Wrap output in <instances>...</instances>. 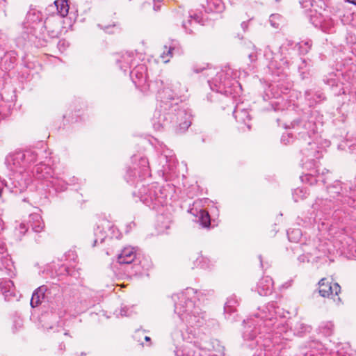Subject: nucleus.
I'll return each mask as SVG.
<instances>
[{"label": "nucleus", "instance_id": "obj_1", "mask_svg": "<svg viewBox=\"0 0 356 356\" xmlns=\"http://www.w3.org/2000/svg\"><path fill=\"white\" fill-rule=\"evenodd\" d=\"M281 309L275 302H269L259 307L254 317L244 321L245 330L243 337L249 341L248 346L254 348L263 347L270 356H277L283 348L285 341L292 336L284 318L282 317Z\"/></svg>", "mask_w": 356, "mask_h": 356}, {"label": "nucleus", "instance_id": "obj_2", "mask_svg": "<svg viewBox=\"0 0 356 356\" xmlns=\"http://www.w3.org/2000/svg\"><path fill=\"white\" fill-rule=\"evenodd\" d=\"M187 92V88L184 86L179 90L170 93L168 89H164L160 93V97L162 99L159 108H157L152 119V124L155 129L160 130L162 128L172 124L173 126H179V129L185 131L191 124V115L187 113L186 110L179 106L177 104L172 105L164 99H175V97H182Z\"/></svg>", "mask_w": 356, "mask_h": 356}, {"label": "nucleus", "instance_id": "obj_3", "mask_svg": "<svg viewBox=\"0 0 356 356\" xmlns=\"http://www.w3.org/2000/svg\"><path fill=\"white\" fill-rule=\"evenodd\" d=\"M197 291L193 288H187L184 291L174 294L172 300L175 302V312L177 314L182 325L179 330L185 326L191 327H198L205 322V314L201 309L195 305ZM179 332L172 334V337L179 340L182 334Z\"/></svg>", "mask_w": 356, "mask_h": 356}, {"label": "nucleus", "instance_id": "obj_4", "mask_svg": "<svg viewBox=\"0 0 356 356\" xmlns=\"http://www.w3.org/2000/svg\"><path fill=\"white\" fill-rule=\"evenodd\" d=\"M323 149L318 146L316 142H307L306 146L302 147L301 152L305 156L302 160L303 165L305 168L309 170V172L301 177L303 182L308 183L313 185L318 181L325 183L323 176L325 172H328L326 169L322 170L321 175H320V169L317 165L316 159H319L323 156Z\"/></svg>", "mask_w": 356, "mask_h": 356}, {"label": "nucleus", "instance_id": "obj_5", "mask_svg": "<svg viewBox=\"0 0 356 356\" xmlns=\"http://www.w3.org/2000/svg\"><path fill=\"white\" fill-rule=\"evenodd\" d=\"M165 188L157 184L147 186H142L138 190V197L141 202L149 207L157 209L159 207L168 203V195Z\"/></svg>", "mask_w": 356, "mask_h": 356}, {"label": "nucleus", "instance_id": "obj_6", "mask_svg": "<svg viewBox=\"0 0 356 356\" xmlns=\"http://www.w3.org/2000/svg\"><path fill=\"white\" fill-rule=\"evenodd\" d=\"M302 8L310 10V21L316 26L319 27L323 32L332 33L335 31V22L334 20L321 12V10L326 13L325 9L320 8L318 11L316 9L318 6L314 0H302L300 2Z\"/></svg>", "mask_w": 356, "mask_h": 356}, {"label": "nucleus", "instance_id": "obj_7", "mask_svg": "<svg viewBox=\"0 0 356 356\" xmlns=\"http://www.w3.org/2000/svg\"><path fill=\"white\" fill-rule=\"evenodd\" d=\"M13 173L8 180L3 179L2 184L13 193L18 194L25 191L31 181L28 172L17 168H12Z\"/></svg>", "mask_w": 356, "mask_h": 356}, {"label": "nucleus", "instance_id": "obj_8", "mask_svg": "<svg viewBox=\"0 0 356 356\" xmlns=\"http://www.w3.org/2000/svg\"><path fill=\"white\" fill-rule=\"evenodd\" d=\"M137 161L138 158L134 156V162L132 163V166L127 171L125 179L127 182L134 183L137 177L142 179L150 176L149 161L145 157H140L138 159V163H136Z\"/></svg>", "mask_w": 356, "mask_h": 356}, {"label": "nucleus", "instance_id": "obj_9", "mask_svg": "<svg viewBox=\"0 0 356 356\" xmlns=\"http://www.w3.org/2000/svg\"><path fill=\"white\" fill-rule=\"evenodd\" d=\"M229 71L230 70L226 72L220 71L216 73L215 78L208 80L210 88L217 92H228L226 90L227 87L234 83L238 84V83L236 81H234V83H232V80L228 78V76L230 74Z\"/></svg>", "mask_w": 356, "mask_h": 356}, {"label": "nucleus", "instance_id": "obj_10", "mask_svg": "<svg viewBox=\"0 0 356 356\" xmlns=\"http://www.w3.org/2000/svg\"><path fill=\"white\" fill-rule=\"evenodd\" d=\"M37 159V154L34 151L26 150L24 152H17L10 156L14 168H17L25 171V169L31 163H34Z\"/></svg>", "mask_w": 356, "mask_h": 356}, {"label": "nucleus", "instance_id": "obj_11", "mask_svg": "<svg viewBox=\"0 0 356 356\" xmlns=\"http://www.w3.org/2000/svg\"><path fill=\"white\" fill-rule=\"evenodd\" d=\"M268 51L270 52V49L267 47L264 51V56L267 58H268ZM269 59H271V60L268 64V68L273 74L280 76L286 74L290 65L289 60L286 58L278 57L269 58Z\"/></svg>", "mask_w": 356, "mask_h": 356}, {"label": "nucleus", "instance_id": "obj_12", "mask_svg": "<svg viewBox=\"0 0 356 356\" xmlns=\"http://www.w3.org/2000/svg\"><path fill=\"white\" fill-rule=\"evenodd\" d=\"M214 343L213 341L209 343H204L200 346L195 343H188L186 345L181 352V356H207V352L212 351L214 348Z\"/></svg>", "mask_w": 356, "mask_h": 356}, {"label": "nucleus", "instance_id": "obj_13", "mask_svg": "<svg viewBox=\"0 0 356 356\" xmlns=\"http://www.w3.org/2000/svg\"><path fill=\"white\" fill-rule=\"evenodd\" d=\"M44 27L50 38H58L63 29L62 19L58 16L49 17L44 21Z\"/></svg>", "mask_w": 356, "mask_h": 356}, {"label": "nucleus", "instance_id": "obj_14", "mask_svg": "<svg viewBox=\"0 0 356 356\" xmlns=\"http://www.w3.org/2000/svg\"><path fill=\"white\" fill-rule=\"evenodd\" d=\"M353 243V238L343 232H340L339 235L335 236V238L334 239V247L341 253L350 252L352 250Z\"/></svg>", "mask_w": 356, "mask_h": 356}, {"label": "nucleus", "instance_id": "obj_15", "mask_svg": "<svg viewBox=\"0 0 356 356\" xmlns=\"http://www.w3.org/2000/svg\"><path fill=\"white\" fill-rule=\"evenodd\" d=\"M319 293L323 297L337 296L341 291V287L337 283L331 284L326 279H321L319 282Z\"/></svg>", "mask_w": 356, "mask_h": 356}, {"label": "nucleus", "instance_id": "obj_16", "mask_svg": "<svg viewBox=\"0 0 356 356\" xmlns=\"http://www.w3.org/2000/svg\"><path fill=\"white\" fill-rule=\"evenodd\" d=\"M131 78L136 87H142L147 81L146 67L138 65L131 72Z\"/></svg>", "mask_w": 356, "mask_h": 356}, {"label": "nucleus", "instance_id": "obj_17", "mask_svg": "<svg viewBox=\"0 0 356 356\" xmlns=\"http://www.w3.org/2000/svg\"><path fill=\"white\" fill-rule=\"evenodd\" d=\"M136 252L134 248L128 246L123 248L118 257V261L120 264H129L134 261Z\"/></svg>", "mask_w": 356, "mask_h": 356}, {"label": "nucleus", "instance_id": "obj_18", "mask_svg": "<svg viewBox=\"0 0 356 356\" xmlns=\"http://www.w3.org/2000/svg\"><path fill=\"white\" fill-rule=\"evenodd\" d=\"M273 287V282L270 277H262L257 283V290L261 296H268L271 293Z\"/></svg>", "mask_w": 356, "mask_h": 356}, {"label": "nucleus", "instance_id": "obj_19", "mask_svg": "<svg viewBox=\"0 0 356 356\" xmlns=\"http://www.w3.org/2000/svg\"><path fill=\"white\" fill-rule=\"evenodd\" d=\"M233 115L239 123L247 125L248 129H250V125L248 123L250 120V115L247 109L244 108L241 104H238L235 107Z\"/></svg>", "mask_w": 356, "mask_h": 356}, {"label": "nucleus", "instance_id": "obj_20", "mask_svg": "<svg viewBox=\"0 0 356 356\" xmlns=\"http://www.w3.org/2000/svg\"><path fill=\"white\" fill-rule=\"evenodd\" d=\"M121 70L124 72L135 64V54L133 52H126L123 54L120 58L117 59Z\"/></svg>", "mask_w": 356, "mask_h": 356}, {"label": "nucleus", "instance_id": "obj_21", "mask_svg": "<svg viewBox=\"0 0 356 356\" xmlns=\"http://www.w3.org/2000/svg\"><path fill=\"white\" fill-rule=\"evenodd\" d=\"M0 292L5 296V298L8 300H10V297L15 296V286L13 282L10 280H1Z\"/></svg>", "mask_w": 356, "mask_h": 356}, {"label": "nucleus", "instance_id": "obj_22", "mask_svg": "<svg viewBox=\"0 0 356 356\" xmlns=\"http://www.w3.org/2000/svg\"><path fill=\"white\" fill-rule=\"evenodd\" d=\"M29 224L37 233L41 232L44 227L42 217L38 213H32L29 216Z\"/></svg>", "mask_w": 356, "mask_h": 356}, {"label": "nucleus", "instance_id": "obj_23", "mask_svg": "<svg viewBox=\"0 0 356 356\" xmlns=\"http://www.w3.org/2000/svg\"><path fill=\"white\" fill-rule=\"evenodd\" d=\"M105 224H107V227H110L109 222L104 220L102 222L101 225H97V228L95 229V240L93 246H96L97 244L103 243L106 238V232L104 230Z\"/></svg>", "mask_w": 356, "mask_h": 356}, {"label": "nucleus", "instance_id": "obj_24", "mask_svg": "<svg viewBox=\"0 0 356 356\" xmlns=\"http://www.w3.org/2000/svg\"><path fill=\"white\" fill-rule=\"evenodd\" d=\"M350 347L348 343H339L330 350V356H350Z\"/></svg>", "mask_w": 356, "mask_h": 356}, {"label": "nucleus", "instance_id": "obj_25", "mask_svg": "<svg viewBox=\"0 0 356 356\" xmlns=\"http://www.w3.org/2000/svg\"><path fill=\"white\" fill-rule=\"evenodd\" d=\"M51 168L43 164L40 163L33 168V173L38 179H47L48 175L50 174Z\"/></svg>", "mask_w": 356, "mask_h": 356}, {"label": "nucleus", "instance_id": "obj_26", "mask_svg": "<svg viewBox=\"0 0 356 356\" xmlns=\"http://www.w3.org/2000/svg\"><path fill=\"white\" fill-rule=\"evenodd\" d=\"M46 290L47 288L45 286H41L33 292L31 300V305L32 307H35L40 303L41 299L44 298V292Z\"/></svg>", "mask_w": 356, "mask_h": 356}, {"label": "nucleus", "instance_id": "obj_27", "mask_svg": "<svg viewBox=\"0 0 356 356\" xmlns=\"http://www.w3.org/2000/svg\"><path fill=\"white\" fill-rule=\"evenodd\" d=\"M55 6L56 7L58 15L62 19L65 17L69 12V5L67 0H56L54 1Z\"/></svg>", "mask_w": 356, "mask_h": 356}, {"label": "nucleus", "instance_id": "obj_28", "mask_svg": "<svg viewBox=\"0 0 356 356\" xmlns=\"http://www.w3.org/2000/svg\"><path fill=\"white\" fill-rule=\"evenodd\" d=\"M198 18L199 17L197 15H190L189 19L183 22L182 27L186 33L192 34L193 33V29L198 23Z\"/></svg>", "mask_w": 356, "mask_h": 356}, {"label": "nucleus", "instance_id": "obj_29", "mask_svg": "<svg viewBox=\"0 0 356 356\" xmlns=\"http://www.w3.org/2000/svg\"><path fill=\"white\" fill-rule=\"evenodd\" d=\"M245 53L248 55L251 63H254L257 60V48L252 42L246 43Z\"/></svg>", "mask_w": 356, "mask_h": 356}, {"label": "nucleus", "instance_id": "obj_30", "mask_svg": "<svg viewBox=\"0 0 356 356\" xmlns=\"http://www.w3.org/2000/svg\"><path fill=\"white\" fill-rule=\"evenodd\" d=\"M334 324L332 321L322 322L319 326V330L325 336H330L334 332Z\"/></svg>", "mask_w": 356, "mask_h": 356}, {"label": "nucleus", "instance_id": "obj_31", "mask_svg": "<svg viewBox=\"0 0 356 356\" xmlns=\"http://www.w3.org/2000/svg\"><path fill=\"white\" fill-rule=\"evenodd\" d=\"M310 327L301 321L297 322L294 326V333L297 334H301L310 331Z\"/></svg>", "mask_w": 356, "mask_h": 356}, {"label": "nucleus", "instance_id": "obj_32", "mask_svg": "<svg viewBox=\"0 0 356 356\" xmlns=\"http://www.w3.org/2000/svg\"><path fill=\"white\" fill-rule=\"evenodd\" d=\"M199 221L200 224L204 227H208L210 225V216L209 213L204 210H200L199 212Z\"/></svg>", "mask_w": 356, "mask_h": 356}, {"label": "nucleus", "instance_id": "obj_33", "mask_svg": "<svg viewBox=\"0 0 356 356\" xmlns=\"http://www.w3.org/2000/svg\"><path fill=\"white\" fill-rule=\"evenodd\" d=\"M174 50V48L171 47H164V51L161 54L160 57L164 63H167L170 61V59L172 57V51Z\"/></svg>", "mask_w": 356, "mask_h": 356}, {"label": "nucleus", "instance_id": "obj_34", "mask_svg": "<svg viewBox=\"0 0 356 356\" xmlns=\"http://www.w3.org/2000/svg\"><path fill=\"white\" fill-rule=\"evenodd\" d=\"M287 235L289 241L298 242L301 236V231L299 229L289 230Z\"/></svg>", "mask_w": 356, "mask_h": 356}, {"label": "nucleus", "instance_id": "obj_35", "mask_svg": "<svg viewBox=\"0 0 356 356\" xmlns=\"http://www.w3.org/2000/svg\"><path fill=\"white\" fill-rule=\"evenodd\" d=\"M51 184L57 191H63L66 189V184L58 179H54L51 181Z\"/></svg>", "mask_w": 356, "mask_h": 356}, {"label": "nucleus", "instance_id": "obj_36", "mask_svg": "<svg viewBox=\"0 0 356 356\" xmlns=\"http://www.w3.org/2000/svg\"><path fill=\"white\" fill-rule=\"evenodd\" d=\"M293 197L295 202H298L306 197V191L302 188H298L293 193Z\"/></svg>", "mask_w": 356, "mask_h": 356}, {"label": "nucleus", "instance_id": "obj_37", "mask_svg": "<svg viewBox=\"0 0 356 356\" xmlns=\"http://www.w3.org/2000/svg\"><path fill=\"white\" fill-rule=\"evenodd\" d=\"M216 343L217 345L216 348H214L212 349V351H210L209 353H208V356H224L223 347L218 344L216 341Z\"/></svg>", "mask_w": 356, "mask_h": 356}, {"label": "nucleus", "instance_id": "obj_38", "mask_svg": "<svg viewBox=\"0 0 356 356\" xmlns=\"http://www.w3.org/2000/svg\"><path fill=\"white\" fill-rule=\"evenodd\" d=\"M269 21L273 27L278 28L281 21V16L278 14H273L270 16Z\"/></svg>", "mask_w": 356, "mask_h": 356}, {"label": "nucleus", "instance_id": "obj_39", "mask_svg": "<svg viewBox=\"0 0 356 356\" xmlns=\"http://www.w3.org/2000/svg\"><path fill=\"white\" fill-rule=\"evenodd\" d=\"M299 44V49L302 54H306L309 51L312 47V42L311 41H307V42H302L298 44Z\"/></svg>", "mask_w": 356, "mask_h": 356}, {"label": "nucleus", "instance_id": "obj_40", "mask_svg": "<svg viewBox=\"0 0 356 356\" xmlns=\"http://www.w3.org/2000/svg\"><path fill=\"white\" fill-rule=\"evenodd\" d=\"M99 26H101L102 29H103L106 32L108 33H114L118 30V27L115 24L104 26H102V25L99 24Z\"/></svg>", "mask_w": 356, "mask_h": 356}, {"label": "nucleus", "instance_id": "obj_41", "mask_svg": "<svg viewBox=\"0 0 356 356\" xmlns=\"http://www.w3.org/2000/svg\"><path fill=\"white\" fill-rule=\"evenodd\" d=\"M236 304H237V300L232 298H230L227 300V301L225 303V309L226 311L232 310V307H234Z\"/></svg>", "mask_w": 356, "mask_h": 356}, {"label": "nucleus", "instance_id": "obj_42", "mask_svg": "<svg viewBox=\"0 0 356 356\" xmlns=\"http://www.w3.org/2000/svg\"><path fill=\"white\" fill-rule=\"evenodd\" d=\"M133 310L127 307H123L120 309L121 316H129L132 314Z\"/></svg>", "mask_w": 356, "mask_h": 356}, {"label": "nucleus", "instance_id": "obj_43", "mask_svg": "<svg viewBox=\"0 0 356 356\" xmlns=\"http://www.w3.org/2000/svg\"><path fill=\"white\" fill-rule=\"evenodd\" d=\"M290 138H291V136L289 134L286 135L283 134L281 140H282V142L284 143V144H288L290 143Z\"/></svg>", "mask_w": 356, "mask_h": 356}, {"label": "nucleus", "instance_id": "obj_44", "mask_svg": "<svg viewBox=\"0 0 356 356\" xmlns=\"http://www.w3.org/2000/svg\"><path fill=\"white\" fill-rule=\"evenodd\" d=\"M213 5L216 7L217 12H221L224 9V6L221 2L214 3Z\"/></svg>", "mask_w": 356, "mask_h": 356}, {"label": "nucleus", "instance_id": "obj_45", "mask_svg": "<svg viewBox=\"0 0 356 356\" xmlns=\"http://www.w3.org/2000/svg\"><path fill=\"white\" fill-rule=\"evenodd\" d=\"M170 225V220H168L166 222H164L163 225H160L161 229H168Z\"/></svg>", "mask_w": 356, "mask_h": 356}, {"label": "nucleus", "instance_id": "obj_46", "mask_svg": "<svg viewBox=\"0 0 356 356\" xmlns=\"http://www.w3.org/2000/svg\"><path fill=\"white\" fill-rule=\"evenodd\" d=\"M27 231V228L24 223H21L19 225V232L22 234H24Z\"/></svg>", "mask_w": 356, "mask_h": 356}, {"label": "nucleus", "instance_id": "obj_47", "mask_svg": "<svg viewBox=\"0 0 356 356\" xmlns=\"http://www.w3.org/2000/svg\"><path fill=\"white\" fill-rule=\"evenodd\" d=\"M141 335H143V332L138 330L135 333L134 338L137 339L138 341H140V338Z\"/></svg>", "mask_w": 356, "mask_h": 356}, {"label": "nucleus", "instance_id": "obj_48", "mask_svg": "<svg viewBox=\"0 0 356 356\" xmlns=\"http://www.w3.org/2000/svg\"><path fill=\"white\" fill-rule=\"evenodd\" d=\"M327 83L332 86H334L336 85V86H337V81L335 79H330V80L327 81Z\"/></svg>", "mask_w": 356, "mask_h": 356}, {"label": "nucleus", "instance_id": "obj_49", "mask_svg": "<svg viewBox=\"0 0 356 356\" xmlns=\"http://www.w3.org/2000/svg\"><path fill=\"white\" fill-rule=\"evenodd\" d=\"M214 73H215L214 70L209 69V70H207L206 74L207 76H209V75L213 74Z\"/></svg>", "mask_w": 356, "mask_h": 356}, {"label": "nucleus", "instance_id": "obj_50", "mask_svg": "<svg viewBox=\"0 0 356 356\" xmlns=\"http://www.w3.org/2000/svg\"><path fill=\"white\" fill-rule=\"evenodd\" d=\"M160 8H161V5L156 4V3H154V10L158 11V10H160Z\"/></svg>", "mask_w": 356, "mask_h": 356}, {"label": "nucleus", "instance_id": "obj_51", "mask_svg": "<svg viewBox=\"0 0 356 356\" xmlns=\"http://www.w3.org/2000/svg\"><path fill=\"white\" fill-rule=\"evenodd\" d=\"M204 70V68H201V69H196V68H193V71L196 73H199L202 71H203Z\"/></svg>", "mask_w": 356, "mask_h": 356}, {"label": "nucleus", "instance_id": "obj_52", "mask_svg": "<svg viewBox=\"0 0 356 356\" xmlns=\"http://www.w3.org/2000/svg\"><path fill=\"white\" fill-rule=\"evenodd\" d=\"M305 255H302V256L299 257V258H298V259L300 261H305Z\"/></svg>", "mask_w": 356, "mask_h": 356}, {"label": "nucleus", "instance_id": "obj_53", "mask_svg": "<svg viewBox=\"0 0 356 356\" xmlns=\"http://www.w3.org/2000/svg\"><path fill=\"white\" fill-rule=\"evenodd\" d=\"M163 218V216H158V222H161L162 219Z\"/></svg>", "mask_w": 356, "mask_h": 356}, {"label": "nucleus", "instance_id": "obj_54", "mask_svg": "<svg viewBox=\"0 0 356 356\" xmlns=\"http://www.w3.org/2000/svg\"><path fill=\"white\" fill-rule=\"evenodd\" d=\"M349 3L356 5V0H347Z\"/></svg>", "mask_w": 356, "mask_h": 356}, {"label": "nucleus", "instance_id": "obj_55", "mask_svg": "<svg viewBox=\"0 0 356 356\" xmlns=\"http://www.w3.org/2000/svg\"><path fill=\"white\" fill-rule=\"evenodd\" d=\"M241 26H242V27H243V29L244 30H245V29H246V27H247V24H246V23H245V22H243V23L241 24Z\"/></svg>", "mask_w": 356, "mask_h": 356}, {"label": "nucleus", "instance_id": "obj_56", "mask_svg": "<svg viewBox=\"0 0 356 356\" xmlns=\"http://www.w3.org/2000/svg\"><path fill=\"white\" fill-rule=\"evenodd\" d=\"M168 159V156H165H165L161 155V157H160V160H161H161H163V159Z\"/></svg>", "mask_w": 356, "mask_h": 356}, {"label": "nucleus", "instance_id": "obj_57", "mask_svg": "<svg viewBox=\"0 0 356 356\" xmlns=\"http://www.w3.org/2000/svg\"><path fill=\"white\" fill-rule=\"evenodd\" d=\"M172 161L174 162V159L172 156L170 157L168 161H166V162L169 163H172Z\"/></svg>", "mask_w": 356, "mask_h": 356}, {"label": "nucleus", "instance_id": "obj_58", "mask_svg": "<svg viewBox=\"0 0 356 356\" xmlns=\"http://www.w3.org/2000/svg\"><path fill=\"white\" fill-rule=\"evenodd\" d=\"M352 151L356 154V146H353Z\"/></svg>", "mask_w": 356, "mask_h": 356}, {"label": "nucleus", "instance_id": "obj_59", "mask_svg": "<svg viewBox=\"0 0 356 356\" xmlns=\"http://www.w3.org/2000/svg\"><path fill=\"white\" fill-rule=\"evenodd\" d=\"M144 339H145V340L146 341H150V338H149V337H147V336H145Z\"/></svg>", "mask_w": 356, "mask_h": 356}, {"label": "nucleus", "instance_id": "obj_60", "mask_svg": "<svg viewBox=\"0 0 356 356\" xmlns=\"http://www.w3.org/2000/svg\"><path fill=\"white\" fill-rule=\"evenodd\" d=\"M163 171H166L167 170V169H166L165 165H163Z\"/></svg>", "mask_w": 356, "mask_h": 356}, {"label": "nucleus", "instance_id": "obj_61", "mask_svg": "<svg viewBox=\"0 0 356 356\" xmlns=\"http://www.w3.org/2000/svg\"><path fill=\"white\" fill-rule=\"evenodd\" d=\"M2 36H3V33L0 31V40L1 39Z\"/></svg>", "mask_w": 356, "mask_h": 356}, {"label": "nucleus", "instance_id": "obj_62", "mask_svg": "<svg viewBox=\"0 0 356 356\" xmlns=\"http://www.w3.org/2000/svg\"><path fill=\"white\" fill-rule=\"evenodd\" d=\"M259 259H260V263L262 265V261H261V256H259Z\"/></svg>", "mask_w": 356, "mask_h": 356}, {"label": "nucleus", "instance_id": "obj_63", "mask_svg": "<svg viewBox=\"0 0 356 356\" xmlns=\"http://www.w3.org/2000/svg\"><path fill=\"white\" fill-rule=\"evenodd\" d=\"M179 351L177 352V353H176L177 356H179Z\"/></svg>", "mask_w": 356, "mask_h": 356}, {"label": "nucleus", "instance_id": "obj_64", "mask_svg": "<svg viewBox=\"0 0 356 356\" xmlns=\"http://www.w3.org/2000/svg\"><path fill=\"white\" fill-rule=\"evenodd\" d=\"M63 268H64V270L66 271L67 270V268L65 267V266H63Z\"/></svg>", "mask_w": 356, "mask_h": 356}]
</instances>
